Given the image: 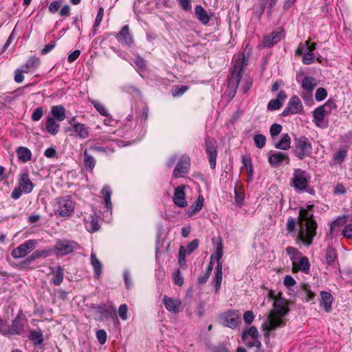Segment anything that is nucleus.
<instances>
[{
	"label": "nucleus",
	"mask_w": 352,
	"mask_h": 352,
	"mask_svg": "<svg viewBox=\"0 0 352 352\" xmlns=\"http://www.w3.org/2000/svg\"><path fill=\"white\" fill-rule=\"evenodd\" d=\"M313 208V204H308L305 208H300L298 216L297 239L307 247L313 243L317 234L318 223L314 219Z\"/></svg>",
	"instance_id": "obj_1"
},
{
	"label": "nucleus",
	"mask_w": 352,
	"mask_h": 352,
	"mask_svg": "<svg viewBox=\"0 0 352 352\" xmlns=\"http://www.w3.org/2000/svg\"><path fill=\"white\" fill-rule=\"evenodd\" d=\"M289 309L286 300L276 298L273 303V309L270 312L267 320L262 324V329L267 331L265 336H269V332L277 328L285 326L284 317L289 313Z\"/></svg>",
	"instance_id": "obj_2"
},
{
	"label": "nucleus",
	"mask_w": 352,
	"mask_h": 352,
	"mask_svg": "<svg viewBox=\"0 0 352 352\" xmlns=\"http://www.w3.org/2000/svg\"><path fill=\"white\" fill-rule=\"evenodd\" d=\"M246 65L244 56H238L230 69V76L228 78V87L234 94L236 92L237 87L241 79L242 72Z\"/></svg>",
	"instance_id": "obj_3"
},
{
	"label": "nucleus",
	"mask_w": 352,
	"mask_h": 352,
	"mask_svg": "<svg viewBox=\"0 0 352 352\" xmlns=\"http://www.w3.org/2000/svg\"><path fill=\"white\" fill-rule=\"evenodd\" d=\"M313 146L307 137L300 135L294 138V153L298 160L311 156Z\"/></svg>",
	"instance_id": "obj_4"
},
{
	"label": "nucleus",
	"mask_w": 352,
	"mask_h": 352,
	"mask_svg": "<svg viewBox=\"0 0 352 352\" xmlns=\"http://www.w3.org/2000/svg\"><path fill=\"white\" fill-rule=\"evenodd\" d=\"M310 181V175L305 170L295 168L291 180V186L296 191H306Z\"/></svg>",
	"instance_id": "obj_5"
},
{
	"label": "nucleus",
	"mask_w": 352,
	"mask_h": 352,
	"mask_svg": "<svg viewBox=\"0 0 352 352\" xmlns=\"http://www.w3.org/2000/svg\"><path fill=\"white\" fill-rule=\"evenodd\" d=\"M80 245L74 241L67 239H58L56 241L52 250L58 256H63L74 252L78 250Z\"/></svg>",
	"instance_id": "obj_6"
},
{
	"label": "nucleus",
	"mask_w": 352,
	"mask_h": 352,
	"mask_svg": "<svg viewBox=\"0 0 352 352\" xmlns=\"http://www.w3.org/2000/svg\"><path fill=\"white\" fill-rule=\"evenodd\" d=\"M336 108V105L333 102H327L324 105L317 107L313 111L314 122L319 127L325 128L327 126V122H324V119L327 113L330 112L331 108Z\"/></svg>",
	"instance_id": "obj_7"
},
{
	"label": "nucleus",
	"mask_w": 352,
	"mask_h": 352,
	"mask_svg": "<svg viewBox=\"0 0 352 352\" xmlns=\"http://www.w3.org/2000/svg\"><path fill=\"white\" fill-rule=\"evenodd\" d=\"M58 208L55 210V214L59 217H69L74 212V204L68 197L57 199Z\"/></svg>",
	"instance_id": "obj_8"
},
{
	"label": "nucleus",
	"mask_w": 352,
	"mask_h": 352,
	"mask_svg": "<svg viewBox=\"0 0 352 352\" xmlns=\"http://www.w3.org/2000/svg\"><path fill=\"white\" fill-rule=\"evenodd\" d=\"M36 244V240H28L16 248L13 249L11 252V255L14 258H24L30 251L35 248Z\"/></svg>",
	"instance_id": "obj_9"
},
{
	"label": "nucleus",
	"mask_w": 352,
	"mask_h": 352,
	"mask_svg": "<svg viewBox=\"0 0 352 352\" xmlns=\"http://www.w3.org/2000/svg\"><path fill=\"white\" fill-rule=\"evenodd\" d=\"M206 152L208 156L210 166L214 169L216 166L217 157V142L213 138L207 136L205 138Z\"/></svg>",
	"instance_id": "obj_10"
},
{
	"label": "nucleus",
	"mask_w": 352,
	"mask_h": 352,
	"mask_svg": "<svg viewBox=\"0 0 352 352\" xmlns=\"http://www.w3.org/2000/svg\"><path fill=\"white\" fill-rule=\"evenodd\" d=\"M239 316L240 314L238 311L230 309L221 314L220 318L223 326L234 329L237 327V320L239 318Z\"/></svg>",
	"instance_id": "obj_11"
},
{
	"label": "nucleus",
	"mask_w": 352,
	"mask_h": 352,
	"mask_svg": "<svg viewBox=\"0 0 352 352\" xmlns=\"http://www.w3.org/2000/svg\"><path fill=\"white\" fill-rule=\"evenodd\" d=\"M303 107L300 98L296 96H293L282 112V115L283 116H287L290 114H296L300 113Z\"/></svg>",
	"instance_id": "obj_12"
},
{
	"label": "nucleus",
	"mask_w": 352,
	"mask_h": 352,
	"mask_svg": "<svg viewBox=\"0 0 352 352\" xmlns=\"http://www.w3.org/2000/svg\"><path fill=\"white\" fill-rule=\"evenodd\" d=\"M52 254V250L51 248H47L45 250H38L34 251L31 255H30L28 258L23 260L20 265L22 268H27L30 263H32L36 259L43 257L46 258L50 256Z\"/></svg>",
	"instance_id": "obj_13"
},
{
	"label": "nucleus",
	"mask_w": 352,
	"mask_h": 352,
	"mask_svg": "<svg viewBox=\"0 0 352 352\" xmlns=\"http://www.w3.org/2000/svg\"><path fill=\"white\" fill-rule=\"evenodd\" d=\"M163 303L165 308L173 314H178L182 309V301L178 298H173L165 295L163 297Z\"/></svg>",
	"instance_id": "obj_14"
},
{
	"label": "nucleus",
	"mask_w": 352,
	"mask_h": 352,
	"mask_svg": "<svg viewBox=\"0 0 352 352\" xmlns=\"http://www.w3.org/2000/svg\"><path fill=\"white\" fill-rule=\"evenodd\" d=\"M190 158L188 156H182L178 161L174 170L173 176L175 178L183 177L188 172L190 167Z\"/></svg>",
	"instance_id": "obj_15"
},
{
	"label": "nucleus",
	"mask_w": 352,
	"mask_h": 352,
	"mask_svg": "<svg viewBox=\"0 0 352 352\" xmlns=\"http://www.w3.org/2000/svg\"><path fill=\"white\" fill-rule=\"evenodd\" d=\"M69 123L72 125V130L76 135L80 139L87 138L89 135V128L85 124L76 121L75 118H72Z\"/></svg>",
	"instance_id": "obj_16"
},
{
	"label": "nucleus",
	"mask_w": 352,
	"mask_h": 352,
	"mask_svg": "<svg viewBox=\"0 0 352 352\" xmlns=\"http://www.w3.org/2000/svg\"><path fill=\"white\" fill-rule=\"evenodd\" d=\"M184 189L185 186H182L176 187L174 190L173 201L177 206L180 208H184L187 206Z\"/></svg>",
	"instance_id": "obj_17"
},
{
	"label": "nucleus",
	"mask_w": 352,
	"mask_h": 352,
	"mask_svg": "<svg viewBox=\"0 0 352 352\" xmlns=\"http://www.w3.org/2000/svg\"><path fill=\"white\" fill-rule=\"evenodd\" d=\"M316 85L317 82L314 78L311 76L305 77L302 80L301 86L302 88L307 91L309 96L307 98L305 94H302L301 97L305 100H307L309 97H311V93Z\"/></svg>",
	"instance_id": "obj_18"
},
{
	"label": "nucleus",
	"mask_w": 352,
	"mask_h": 352,
	"mask_svg": "<svg viewBox=\"0 0 352 352\" xmlns=\"http://www.w3.org/2000/svg\"><path fill=\"white\" fill-rule=\"evenodd\" d=\"M116 38L119 42L123 43L128 46H130L133 43V36L130 33L129 28L127 25L122 28L116 35Z\"/></svg>",
	"instance_id": "obj_19"
},
{
	"label": "nucleus",
	"mask_w": 352,
	"mask_h": 352,
	"mask_svg": "<svg viewBox=\"0 0 352 352\" xmlns=\"http://www.w3.org/2000/svg\"><path fill=\"white\" fill-rule=\"evenodd\" d=\"M333 300V298L331 293L325 291L320 292V305L325 312L331 311Z\"/></svg>",
	"instance_id": "obj_20"
},
{
	"label": "nucleus",
	"mask_w": 352,
	"mask_h": 352,
	"mask_svg": "<svg viewBox=\"0 0 352 352\" xmlns=\"http://www.w3.org/2000/svg\"><path fill=\"white\" fill-rule=\"evenodd\" d=\"M287 95L283 90L280 91L277 94L275 99L271 100L267 104V109L269 111H275L279 109L283 102L286 99Z\"/></svg>",
	"instance_id": "obj_21"
},
{
	"label": "nucleus",
	"mask_w": 352,
	"mask_h": 352,
	"mask_svg": "<svg viewBox=\"0 0 352 352\" xmlns=\"http://www.w3.org/2000/svg\"><path fill=\"white\" fill-rule=\"evenodd\" d=\"M282 38L280 31H273L270 34L264 37L263 45L265 47H271L274 45L277 44Z\"/></svg>",
	"instance_id": "obj_22"
},
{
	"label": "nucleus",
	"mask_w": 352,
	"mask_h": 352,
	"mask_svg": "<svg viewBox=\"0 0 352 352\" xmlns=\"http://www.w3.org/2000/svg\"><path fill=\"white\" fill-rule=\"evenodd\" d=\"M268 161L271 166L276 167L278 166L283 161H287V164H289V158L287 154L276 152L269 156Z\"/></svg>",
	"instance_id": "obj_23"
},
{
	"label": "nucleus",
	"mask_w": 352,
	"mask_h": 352,
	"mask_svg": "<svg viewBox=\"0 0 352 352\" xmlns=\"http://www.w3.org/2000/svg\"><path fill=\"white\" fill-rule=\"evenodd\" d=\"M19 188L22 189L24 193H30L34 185L29 178L28 173H25L21 175L19 182Z\"/></svg>",
	"instance_id": "obj_24"
},
{
	"label": "nucleus",
	"mask_w": 352,
	"mask_h": 352,
	"mask_svg": "<svg viewBox=\"0 0 352 352\" xmlns=\"http://www.w3.org/2000/svg\"><path fill=\"white\" fill-rule=\"evenodd\" d=\"M23 318L22 311L17 314L14 320H13L10 327V332L14 334H19L23 331V324L21 320Z\"/></svg>",
	"instance_id": "obj_25"
},
{
	"label": "nucleus",
	"mask_w": 352,
	"mask_h": 352,
	"mask_svg": "<svg viewBox=\"0 0 352 352\" xmlns=\"http://www.w3.org/2000/svg\"><path fill=\"white\" fill-rule=\"evenodd\" d=\"M50 112L52 118L58 122L63 121L66 118L65 109L62 105L53 106Z\"/></svg>",
	"instance_id": "obj_26"
},
{
	"label": "nucleus",
	"mask_w": 352,
	"mask_h": 352,
	"mask_svg": "<svg viewBox=\"0 0 352 352\" xmlns=\"http://www.w3.org/2000/svg\"><path fill=\"white\" fill-rule=\"evenodd\" d=\"M222 263L217 262L215 276L213 278V284L215 288V293L217 294L221 288L222 282Z\"/></svg>",
	"instance_id": "obj_27"
},
{
	"label": "nucleus",
	"mask_w": 352,
	"mask_h": 352,
	"mask_svg": "<svg viewBox=\"0 0 352 352\" xmlns=\"http://www.w3.org/2000/svg\"><path fill=\"white\" fill-rule=\"evenodd\" d=\"M195 14L198 20L203 24L206 25L208 23L210 17L208 14L206 10L200 5L195 7Z\"/></svg>",
	"instance_id": "obj_28"
},
{
	"label": "nucleus",
	"mask_w": 352,
	"mask_h": 352,
	"mask_svg": "<svg viewBox=\"0 0 352 352\" xmlns=\"http://www.w3.org/2000/svg\"><path fill=\"white\" fill-rule=\"evenodd\" d=\"M52 283L54 285L58 286L60 285L63 280L64 276V270L62 267L60 265L56 266L54 270L52 271Z\"/></svg>",
	"instance_id": "obj_29"
},
{
	"label": "nucleus",
	"mask_w": 352,
	"mask_h": 352,
	"mask_svg": "<svg viewBox=\"0 0 352 352\" xmlns=\"http://www.w3.org/2000/svg\"><path fill=\"white\" fill-rule=\"evenodd\" d=\"M16 154L19 160L22 162L30 161L32 157V153L29 148L20 146L16 149Z\"/></svg>",
	"instance_id": "obj_30"
},
{
	"label": "nucleus",
	"mask_w": 352,
	"mask_h": 352,
	"mask_svg": "<svg viewBox=\"0 0 352 352\" xmlns=\"http://www.w3.org/2000/svg\"><path fill=\"white\" fill-rule=\"evenodd\" d=\"M56 120L53 118H49L47 119L45 124L46 130L53 135H56L58 133L60 129V125L56 122Z\"/></svg>",
	"instance_id": "obj_31"
},
{
	"label": "nucleus",
	"mask_w": 352,
	"mask_h": 352,
	"mask_svg": "<svg viewBox=\"0 0 352 352\" xmlns=\"http://www.w3.org/2000/svg\"><path fill=\"white\" fill-rule=\"evenodd\" d=\"M84 164L86 168L89 169V170L92 173L93 170L96 166V159L91 155H89L87 152V150H85L84 153Z\"/></svg>",
	"instance_id": "obj_32"
},
{
	"label": "nucleus",
	"mask_w": 352,
	"mask_h": 352,
	"mask_svg": "<svg viewBox=\"0 0 352 352\" xmlns=\"http://www.w3.org/2000/svg\"><path fill=\"white\" fill-rule=\"evenodd\" d=\"M91 264L94 267L95 276L99 278L102 273V263L96 257L94 253H91L90 255Z\"/></svg>",
	"instance_id": "obj_33"
},
{
	"label": "nucleus",
	"mask_w": 352,
	"mask_h": 352,
	"mask_svg": "<svg viewBox=\"0 0 352 352\" xmlns=\"http://www.w3.org/2000/svg\"><path fill=\"white\" fill-rule=\"evenodd\" d=\"M101 193L103 195L104 202L106 208L108 210H111L112 204L111 201V190L110 188L107 186H105L101 190Z\"/></svg>",
	"instance_id": "obj_34"
},
{
	"label": "nucleus",
	"mask_w": 352,
	"mask_h": 352,
	"mask_svg": "<svg viewBox=\"0 0 352 352\" xmlns=\"http://www.w3.org/2000/svg\"><path fill=\"white\" fill-rule=\"evenodd\" d=\"M291 144V138L289 135L286 133L284 134L280 142L275 144V148L281 149V150H288L290 148Z\"/></svg>",
	"instance_id": "obj_35"
},
{
	"label": "nucleus",
	"mask_w": 352,
	"mask_h": 352,
	"mask_svg": "<svg viewBox=\"0 0 352 352\" xmlns=\"http://www.w3.org/2000/svg\"><path fill=\"white\" fill-rule=\"evenodd\" d=\"M336 258L337 254L336 250L332 247H328L325 254V259L327 263L329 265H332L335 263Z\"/></svg>",
	"instance_id": "obj_36"
},
{
	"label": "nucleus",
	"mask_w": 352,
	"mask_h": 352,
	"mask_svg": "<svg viewBox=\"0 0 352 352\" xmlns=\"http://www.w3.org/2000/svg\"><path fill=\"white\" fill-rule=\"evenodd\" d=\"M204 206V198L202 196H199L197 199L196 202L192 204L190 207V210L188 212V215L192 216L194 214L200 211Z\"/></svg>",
	"instance_id": "obj_37"
},
{
	"label": "nucleus",
	"mask_w": 352,
	"mask_h": 352,
	"mask_svg": "<svg viewBox=\"0 0 352 352\" xmlns=\"http://www.w3.org/2000/svg\"><path fill=\"white\" fill-rule=\"evenodd\" d=\"M30 339L34 344H41L43 342V334L41 331H32L30 333Z\"/></svg>",
	"instance_id": "obj_38"
},
{
	"label": "nucleus",
	"mask_w": 352,
	"mask_h": 352,
	"mask_svg": "<svg viewBox=\"0 0 352 352\" xmlns=\"http://www.w3.org/2000/svg\"><path fill=\"white\" fill-rule=\"evenodd\" d=\"M311 39H308L305 43H300L297 50H296V55H303L305 53L309 52V43H310Z\"/></svg>",
	"instance_id": "obj_39"
},
{
	"label": "nucleus",
	"mask_w": 352,
	"mask_h": 352,
	"mask_svg": "<svg viewBox=\"0 0 352 352\" xmlns=\"http://www.w3.org/2000/svg\"><path fill=\"white\" fill-rule=\"evenodd\" d=\"M91 104L94 105L95 109L98 113L103 116H108L109 113L105 107L100 102L96 100H92Z\"/></svg>",
	"instance_id": "obj_40"
},
{
	"label": "nucleus",
	"mask_w": 352,
	"mask_h": 352,
	"mask_svg": "<svg viewBox=\"0 0 352 352\" xmlns=\"http://www.w3.org/2000/svg\"><path fill=\"white\" fill-rule=\"evenodd\" d=\"M299 270L304 272H308L310 267L309 259L306 256H302L298 262Z\"/></svg>",
	"instance_id": "obj_41"
},
{
	"label": "nucleus",
	"mask_w": 352,
	"mask_h": 352,
	"mask_svg": "<svg viewBox=\"0 0 352 352\" xmlns=\"http://www.w3.org/2000/svg\"><path fill=\"white\" fill-rule=\"evenodd\" d=\"M254 142L257 148H262L265 145L266 138L263 134H257L254 137Z\"/></svg>",
	"instance_id": "obj_42"
},
{
	"label": "nucleus",
	"mask_w": 352,
	"mask_h": 352,
	"mask_svg": "<svg viewBox=\"0 0 352 352\" xmlns=\"http://www.w3.org/2000/svg\"><path fill=\"white\" fill-rule=\"evenodd\" d=\"M103 16H104V9L102 7H100L98 9L96 19H95L94 24V34H96V30L97 28L100 25V24L102 20Z\"/></svg>",
	"instance_id": "obj_43"
},
{
	"label": "nucleus",
	"mask_w": 352,
	"mask_h": 352,
	"mask_svg": "<svg viewBox=\"0 0 352 352\" xmlns=\"http://www.w3.org/2000/svg\"><path fill=\"white\" fill-rule=\"evenodd\" d=\"M188 87L186 85L176 86L172 91V95L173 97H177L183 95L188 89Z\"/></svg>",
	"instance_id": "obj_44"
},
{
	"label": "nucleus",
	"mask_w": 352,
	"mask_h": 352,
	"mask_svg": "<svg viewBox=\"0 0 352 352\" xmlns=\"http://www.w3.org/2000/svg\"><path fill=\"white\" fill-rule=\"evenodd\" d=\"M346 156V151L344 149H340L333 155V160L340 164L344 160Z\"/></svg>",
	"instance_id": "obj_45"
},
{
	"label": "nucleus",
	"mask_w": 352,
	"mask_h": 352,
	"mask_svg": "<svg viewBox=\"0 0 352 352\" xmlns=\"http://www.w3.org/2000/svg\"><path fill=\"white\" fill-rule=\"evenodd\" d=\"M252 85V80L251 78H250L248 76L244 78L242 85H241V87L243 93H244V94L247 93L250 90Z\"/></svg>",
	"instance_id": "obj_46"
},
{
	"label": "nucleus",
	"mask_w": 352,
	"mask_h": 352,
	"mask_svg": "<svg viewBox=\"0 0 352 352\" xmlns=\"http://www.w3.org/2000/svg\"><path fill=\"white\" fill-rule=\"evenodd\" d=\"M298 225V220L296 221L294 218L289 217L287 222V230L288 233L292 234L295 231L296 226Z\"/></svg>",
	"instance_id": "obj_47"
},
{
	"label": "nucleus",
	"mask_w": 352,
	"mask_h": 352,
	"mask_svg": "<svg viewBox=\"0 0 352 352\" xmlns=\"http://www.w3.org/2000/svg\"><path fill=\"white\" fill-rule=\"evenodd\" d=\"M327 96V90L323 87H320L316 91L315 98L317 101H322L325 99Z\"/></svg>",
	"instance_id": "obj_48"
},
{
	"label": "nucleus",
	"mask_w": 352,
	"mask_h": 352,
	"mask_svg": "<svg viewBox=\"0 0 352 352\" xmlns=\"http://www.w3.org/2000/svg\"><path fill=\"white\" fill-rule=\"evenodd\" d=\"M174 283L178 286L184 284V278L179 270H177L173 274Z\"/></svg>",
	"instance_id": "obj_49"
},
{
	"label": "nucleus",
	"mask_w": 352,
	"mask_h": 352,
	"mask_svg": "<svg viewBox=\"0 0 352 352\" xmlns=\"http://www.w3.org/2000/svg\"><path fill=\"white\" fill-rule=\"evenodd\" d=\"M315 58L314 54L313 52H307L302 55V61L305 65L311 64Z\"/></svg>",
	"instance_id": "obj_50"
},
{
	"label": "nucleus",
	"mask_w": 352,
	"mask_h": 352,
	"mask_svg": "<svg viewBox=\"0 0 352 352\" xmlns=\"http://www.w3.org/2000/svg\"><path fill=\"white\" fill-rule=\"evenodd\" d=\"M62 2H63L62 0H57V1H52L49 5L48 8H49L50 12H51L52 14L56 13L58 10V9L60 8Z\"/></svg>",
	"instance_id": "obj_51"
},
{
	"label": "nucleus",
	"mask_w": 352,
	"mask_h": 352,
	"mask_svg": "<svg viewBox=\"0 0 352 352\" xmlns=\"http://www.w3.org/2000/svg\"><path fill=\"white\" fill-rule=\"evenodd\" d=\"M282 131V126L279 124L274 123L270 126V135L272 138L277 136Z\"/></svg>",
	"instance_id": "obj_52"
},
{
	"label": "nucleus",
	"mask_w": 352,
	"mask_h": 352,
	"mask_svg": "<svg viewBox=\"0 0 352 352\" xmlns=\"http://www.w3.org/2000/svg\"><path fill=\"white\" fill-rule=\"evenodd\" d=\"M242 163L243 166L248 170L249 174H252L253 168L251 163V159L250 157L243 156L242 157Z\"/></svg>",
	"instance_id": "obj_53"
},
{
	"label": "nucleus",
	"mask_w": 352,
	"mask_h": 352,
	"mask_svg": "<svg viewBox=\"0 0 352 352\" xmlns=\"http://www.w3.org/2000/svg\"><path fill=\"white\" fill-rule=\"evenodd\" d=\"M222 255H223V245H222L221 242H220L219 243L217 244L216 252L214 256V258L217 260V262H221L220 260L222 257ZM212 258H213V255L211 256L210 259L212 260Z\"/></svg>",
	"instance_id": "obj_54"
},
{
	"label": "nucleus",
	"mask_w": 352,
	"mask_h": 352,
	"mask_svg": "<svg viewBox=\"0 0 352 352\" xmlns=\"http://www.w3.org/2000/svg\"><path fill=\"white\" fill-rule=\"evenodd\" d=\"M43 115V110L42 107L35 109L32 114L31 118L33 121H38Z\"/></svg>",
	"instance_id": "obj_55"
},
{
	"label": "nucleus",
	"mask_w": 352,
	"mask_h": 352,
	"mask_svg": "<svg viewBox=\"0 0 352 352\" xmlns=\"http://www.w3.org/2000/svg\"><path fill=\"white\" fill-rule=\"evenodd\" d=\"M198 245H199V240L194 239L190 243H188V245H187L186 249H185V250L186 251L188 254H190L198 248Z\"/></svg>",
	"instance_id": "obj_56"
},
{
	"label": "nucleus",
	"mask_w": 352,
	"mask_h": 352,
	"mask_svg": "<svg viewBox=\"0 0 352 352\" xmlns=\"http://www.w3.org/2000/svg\"><path fill=\"white\" fill-rule=\"evenodd\" d=\"M96 338L100 344H104L107 340V333L104 330L100 329L96 331Z\"/></svg>",
	"instance_id": "obj_57"
},
{
	"label": "nucleus",
	"mask_w": 352,
	"mask_h": 352,
	"mask_svg": "<svg viewBox=\"0 0 352 352\" xmlns=\"http://www.w3.org/2000/svg\"><path fill=\"white\" fill-rule=\"evenodd\" d=\"M127 311L128 307L126 305L122 304L118 309V314L120 317L123 320H126L127 319Z\"/></svg>",
	"instance_id": "obj_58"
},
{
	"label": "nucleus",
	"mask_w": 352,
	"mask_h": 352,
	"mask_svg": "<svg viewBox=\"0 0 352 352\" xmlns=\"http://www.w3.org/2000/svg\"><path fill=\"white\" fill-rule=\"evenodd\" d=\"M342 234L344 237L352 239V223L346 224L342 230Z\"/></svg>",
	"instance_id": "obj_59"
},
{
	"label": "nucleus",
	"mask_w": 352,
	"mask_h": 352,
	"mask_svg": "<svg viewBox=\"0 0 352 352\" xmlns=\"http://www.w3.org/2000/svg\"><path fill=\"white\" fill-rule=\"evenodd\" d=\"M254 314L252 311H247L243 314L244 322L250 324L254 321Z\"/></svg>",
	"instance_id": "obj_60"
},
{
	"label": "nucleus",
	"mask_w": 352,
	"mask_h": 352,
	"mask_svg": "<svg viewBox=\"0 0 352 352\" xmlns=\"http://www.w3.org/2000/svg\"><path fill=\"white\" fill-rule=\"evenodd\" d=\"M342 221V218H338L336 221H333L330 225V231L327 234V236L329 238H332L333 234V232L336 226H340Z\"/></svg>",
	"instance_id": "obj_61"
},
{
	"label": "nucleus",
	"mask_w": 352,
	"mask_h": 352,
	"mask_svg": "<svg viewBox=\"0 0 352 352\" xmlns=\"http://www.w3.org/2000/svg\"><path fill=\"white\" fill-rule=\"evenodd\" d=\"M39 64V59L36 57H31L25 63V67L28 69L30 67H37Z\"/></svg>",
	"instance_id": "obj_62"
},
{
	"label": "nucleus",
	"mask_w": 352,
	"mask_h": 352,
	"mask_svg": "<svg viewBox=\"0 0 352 352\" xmlns=\"http://www.w3.org/2000/svg\"><path fill=\"white\" fill-rule=\"evenodd\" d=\"M304 291L305 294V298L307 301L313 300L315 298V293L311 291L309 286L306 285L304 287Z\"/></svg>",
	"instance_id": "obj_63"
},
{
	"label": "nucleus",
	"mask_w": 352,
	"mask_h": 352,
	"mask_svg": "<svg viewBox=\"0 0 352 352\" xmlns=\"http://www.w3.org/2000/svg\"><path fill=\"white\" fill-rule=\"evenodd\" d=\"M283 283L287 287H292L296 283V280L290 275L285 276Z\"/></svg>",
	"instance_id": "obj_64"
}]
</instances>
